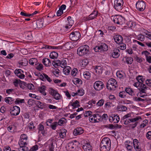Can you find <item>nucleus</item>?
<instances>
[{
  "label": "nucleus",
  "mask_w": 151,
  "mask_h": 151,
  "mask_svg": "<svg viewBox=\"0 0 151 151\" xmlns=\"http://www.w3.org/2000/svg\"><path fill=\"white\" fill-rule=\"evenodd\" d=\"M111 141L108 137L103 139L100 144V150L101 151H109L111 148Z\"/></svg>",
  "instance_id": "nucleus-1"
},
{
  "label": "nucleus",
  "mask_w": 151,
  "mask_h": 151,
  "mask_svg": "<svg viewBox=\"0 0 151 151\" xmlns=\"http://www.w3.org/2000/svg\"><path fill=\"white\" fill-rule=\"evenodd\" d=\"M132 113L130 112L125 115L122 117V119L124 121V124L127 125L131 122H136L139 119H141V117L139 116H137L135 118H132Z\"/></svg>",
  "instance_id": "nucleus-2"
},
{
  "label": "nucleus",
  "mask_w": 151,
  "mask_h": 151,
  "mask_svg": "<svg viewBox=\"0 0 151 151\" xmlns=\"http://www.w3.org/2000/svg\"><path fill=\"white\" fill-rule=\"evenodd\" d=\"M89 50V46L87 45L81 46L77 50V54L80 56H83L87 54Z\"/></svg>",
  "instance_id": "nucleus-3"
},
{
  "label": "nucleus",
  "mask_w": 151,
  "mask_h": 151,
  "mask_svg": "<svg viewBox=\"0 0 151 151\" xmlns=\"http://www.w3.org/2000/svg\"><path fill=\"white\" fill-rule=\"evenodd\" d=\"M134 86L137 87L139 91V93H146V91L147 90H149L150 88L147 86L145 85L140 82H136L134 84Z\"/></svg>",
  "instance_id": "nucleus-4"
},
{
  "label": "nucleus",
  "mask_w": 151,
  "mask_h": 151,
  "mask_svg": "<svg viewBox=\"0 0 151 151\" xmlns=\"http://www.w3.org/2000/svg\"><path fill=\"white\" fill-rule=\"evenodd\" d=\"M117 83L115 79L111 78L108 81L106 88L109 90H114L117 86Z\"/></svg>",
  "instance_id": "nucleus-5"
},
{
  "label": "nucleus",
  "mask_w": 151,
  "mask_h": 151,
  "mask_svg": "<svg viewBox=\"0 0 151 151\" xmlns=\"http://www.w3.org/2000/svg\"><path fill=\"white\" fill-rule=\"evenodd\" d=\"M123 0H114V8L116 11L120 12L123 8Z\"/></svg>",
  "instance_id": "nucleus-6"
},
{
  "label": "nucleus",
  "mask_w": 151,
  "mask_h": 151,
  "mask_svg": "<svg viewBox=\"0 0 151 151\" xmlns=\"http://www.w3.org/2000/svg\"><path fill=\"white\" fill-rule=\"evenodd\" d=\"M113 21L114 23L117 24L122 25L124 22V19L122 16L116 15L113 17Z\"/></svg>",
  "instance_id": "nucleus-7"
},
{
  "label": "nucleus",
  "mask_w": 151,
  "mask_h": 151,
  "mask_svg": "<svg viewBox=\"0 0 151 151\" xmlns=\"http://www.w3.org/2000/svg\"><path fill=\"white\" fill-rule=\"evenodd\" d=\"M81 37V34L78 31L73 32L70 34L69 37L70 39L73 41L78 40Z\"/></svg>",
  "instance_id": "nucleus-8"
},
{
  "label": "nucleus",
  "mask_w": 151,
  "mask_h": 151,
  "mask_svg": "<svg viewBox=\"0 0 151 151\" xmlns=\"http://www.w3.org/2000/svg\"><path fill=\"white\" fill-rule=\"evenodd\" d=\"M146 4L145 1H143L137 2L136 7L137 9L140 11H143L145 8Z\"/></svg>",
  "instance_id": "nucleus-9"
},
{
  "label": "nucleus",
  "mask_w": 151,
  "mask_h": 151,
  "mask_svg": "<svg viewBox=\"0 0 151 151\" xmlns=\"http://www.w3.org/2000/svg\"><path fill=\"white\" fill-rule=\"evenodd\" d=\"M104 87L103 83L101 81H96L93 84L94 88L97 91H99L102 89Z\"/></svg>",
  "instance_id": "nucleus-10"
},
{
  "label": "nucleus",
  "mask_w": 151,
  "mask_h": 151,
  "mask_svg": "<svg viewBox=\"0 0 151 151\" xmlns=\"http://www.w3.org/2000/svg\"><path fill=\"white\" fill-rule=\"evenodd\" d=\"M50 93L53 96L56 100H59L61 99V96L58 91L51 88H49Z\"/></svg>",
  "instance_id": "nucleus-11"
},
{
  "label": "nucleus",
  "mask_w": 151,
  "mask_h": 151,
  "mask_svg": "<svg viewBox=\"0 0 151 151\" xmlns=\"http://www.w3.org/2000/svg\"><path fill=\"white\" fill-rule=\"evenodd\" d=\"M10 113L12 116H17L18 115L20 112V108L17 106H14L12 109Z\"/></svg>",
  "instance_id": "nucleus-12"
},
{
  "label": "nucleus",
  "mask_w": 151,
  "mask_h": 151,
  "mask_svg": "<svg viewBox=\"0 0 151 151\" xmlns=\"http://www.w3.org/2000/svg\"><path fill=\"white\" fill-rule=\"evenodd\" d=\"M120 120V118L118 115L113 114L112 116L109 117V120L111 122L117 123Z\"/></svg>",
  "instance_id": "nucleus-13"
},
{
  "label": "nucleus",
  "mask_w": 151,
  "mask_h": 151,
  "mask_svg": "<svg viewBox=\"0 0 151 151\" xmlns=\"http://www.w3.org/2000/svg\"><path fill=\"white\" fill-rule=\"evenodd\" d=\"M24 71L21 69H17L14 71L16 75L20 79H23L24 78L25 75L23 74Z\"/></svg>",
  "instance_id": "nucleus-14"
},
{
  "label": "nucleus",
  "mask_w": 151,
  "mask_h": 151,
  "mask_svg": "<svg viewBox=\"0 0 151 151\" xmlns=\"http://www.w3.org/2000/svg\"><path fill=\"white\" fill-rule=\"evenodd\" d=\"M43 21L42 20H38L36 22L33 23V27L34 29L40 28L43 25Z\"/></svg>",
  "instance_id": "nucleus-15"
},
{
  "label": "nucleus",
  "mask_w": 151,
  "mask_h": 151,
  "mask_svg": "<svg viewBox=\"0 0 151 151\" xmlns=\"http://www.w3.org/2000/svg\"><path fill=\"white\" fill-rule=\"evenodd\" d=\"M96 48L100 50L101 51H106L108 49V46L107 45L103 43H101L100 45H99V46H96Z\"/></svg>",
  "instance_id": "nucleus-16"
},
{
  "label": "nucleus",
  "mask_w": 151,
  "mask_h": 151,
  "mask_svg": "<svg viewBox=\"0 0 151 151\" xmlns=\"http://www.w3.org/2000/svg\"><path fill=\"white\" fill-rule=\"evenodd\" d=\"M84 130L82 128L77 127L74 129L73 133L75 136H76L82 134L84 132Z\"/></svg>",
  "instance_id": "nucleus-17"
},
{
  "label": "nucleus",
  "mask_w": 151,
  "mask_h": 151,
  "mask_svg": "<svg viewBox=\"0 0 151 151\" xmlns=\"http://www.w3.org/2000/svg\"><path fill=\"white\" fill-rule=\"evenodd\" d=\"M95 74L97 76L101 74L103 72V69L100 66H95L94 67Z\"/></svg>",
  "instance_id": "nucleus-18"
},
{
  "label": "nucleus",
  "mask_w": 151,
  "mask_h": 151,
  "mask_svg": "<svg viewBox=\"0 0 151 151\" xmlns=\"http://www.w3.org/2000/svg\"><path fill=\"white\" fill-rule=\"evenodd\" d=\"M114 39L115 42L117 44L122 42L123 38L122 36L120 35H115L114 36Z\"/></svg>",
  "instance_id": "nucleus-19"
},
{
  "label": "nucleus",
  "mask_w": 151,
  "mask_h": 151,
  "mask_svg": "<svg viewBox=\"0 0 151 151\" xmlns=\"http://www.w3.org/2000/svg\"><path fill=\"white\" fill-rule=\"evenodd\" d=\"M52 121V120H51L50 121H47L46 123V125L48 126H50L52 129L55 130L56 129V128L58 125V123L57 122H55L51 124V123Z\"/></svg>",
  "instance_id": "nucleus-20"
},
{
  "label": "nucleus",
  "mask_w": 151,
  "mask_h": 151,
  "mask_svg": "<svg viewBox=\"0 0 151 151\" xmlns=\"http://www.w3.org/2000/svg\"><path fill=\"white\" fill-rule=\"evenodd\" d=\"M84 151H92V147L89 142H86L83 145Z\"/></svg>",
  "instance_id": "nucleus-21"
},
{
  "label": "nucleus",
  "mask_w": 151,
  "mask_h": 151,
  "mask_svg": "<svg viewBox=\"0 0 151 151\" xmlns=\"http://www.w3.org/2000/svg\"><path fill=\"white\" fill-rule=\"evenodd\" d=\"M67 132V130L63 128L60 129L58 132L59 136L60 138L64 139L66 137Z\"/></svg>",
  "instance_id": "nucleus-22"
},
{
  "label": "nucleus",
  "mask_w": 151,
  "mask_h": 151,
  "mask_svg": "<svg viewBox=\"0 0 151 151\" xmlns=\"http://www.w3.org/2000/svg\"><path fill=\"white\" fill-rule=\"evenodd\" d=\"M119 52L120 51L118 49H114L113 50V52L111 53L112 57L114 58H118L119 55Z\"/></svg>",
  "instance_id": "nucleus-23"
},
{
  "label": "nucleus",
  "mask_w": 151,
  "mask_h": 151,
  "mask_svg": "<svg viewBox=\"0 0 151 151\" xmlns=\"http://www.w3.org/2000/svg\"><path fill=\"white\" fill-rule=\"evenodd\" d=\"M48 142L49 150L50 151H54L55 142L53 140H49Z\"/></svg>",
  "instance_id": "nucleus-24"
},
{
  "label": "nucleus",
  "mask_w": 151,
  "mask_h": 151,
  "mask_svg": "<svg viewBox=\"0 0 151 151\" xmlns=\"http://www.w3.org/2000/svg\"><path fill=\"white\" fill-rule=\"evenodd\" d=\"M123 60L124 61V62L126 63L127 64H131L133 61V59L132 58L127 57L123 58Z\"/></svg>",
  "instance_id": "nucleus-25"
},
{
  "label": "nucleus",
  "mask_w": 151,
  "mask_h": 151,
  "mask_svg": "<svg viewBox=\"0 0 151 151\" xmlns=\"http://www.w3.org/2000/svg\"><path fill=\"white\" fill-rule=\"evenodd\" d=\"M42 62L46 66H50L51 65V63L49 59L44 58L42 60Z\"/></svg>",
  "instance_id": "nucleus-26"
},
{
  "label": "nucleus",
  "mask_w": 151,
  "mask_h": 151,
  "mask_svg": "<svg viewBox=\"0 0 151 151\" xmlns=\"http://www.w3.org/2000/svg\"><path fill=\"white\" fill-rule=\"evenodd\" d=\"M117 109L119 111H125L127 110V108L122 105H119L117 106Z\"/></svg>",
  "instance_id": "nucleus-27"
},
{
  "label": "nucleus",
  "mask_w": 151,
  "mask_h": 151,
  "mask_svg": "<svg viewBox=\"0 0 151 151\" xmlns=\"http://www.w3.org/2000/svg\"><path fill=\"white\" fill-rule=\"evenodd\" d=\"M67 19L68 21V23H69V24H67V25L65 26V28L66 29L70 28L73 25V21L72 20L71 17H68V18Z\"/></svg>",
  "instance_id": "nucleus-28"
},
{
  "label": "nucleus",
  "mask_w": 151,
  "mask_h": 151,
  "mask_svg": "<svg viewBox=\"0 0 151 151\" xmlns=\"http://www.w3.org/2000/svg\"><path fill=\"white\" fill-rule=\"evenodd\" d=\"M71 42H68L63 45L61 47V49H63L64 50H69L71 48Z\"/></svg>",
  "instance_id": "nucleus-29"
},
{
  "label": "nucleus",
  "mask_w": 151,
  "mask_h": 151,
  "mask_svg": "<svg viewBox=\"0 0 151 151\" xmlns=\"http://www.w3.org/2000/svg\"><path fill=\"white\" fill-rule=\"evenodd\" d=\"M71 70V68L70 67L68 66H66L63 68V72L64 74L67 75L69 74Z\"/></svg>",
  "instance_id": "nucleus-30"
},
{
  "label": "nucleus",
  "mask_w": 151,
  "mask_h": 151,
  "mask_svg": "<svg viewBox=\"0 0 151 151\" xmlns=\"http://www.w3.org/2000/svg\"><path fill=\"white\" fill-rule=\"evenodd\" d=\"M79 103V101L78 100H76L72 103H70L69 104V105L73 106V109H74L80 106Z\"/></svg>",
  "instance_id": "nucleus-31"
},
{
  "label": "nucleus",
  "mask_w": 151,
  "mask_h": 151,
  "mask_svg": "<svg viewBox=\"0 0 151 151\" xmlns=\"http://www.w3.org/2000/svg\"><path fill=\"white\" fill-rule=\"evenodd\" d=\"M46 88V87L42 86L38 88V91L44 96H45L47 94L45 92Z\"/></svg>",
  "instance_id": "nucleus-32"
},
{
  "label": "nucleus",
  "mask_w": 151,
  "mask_h": 151,
  "mask_svg": "<svg viewBox=\"0 0 151 151\" xmlns=\"http://www.w3.org/2000/svg\"><path fill=\"white\" fill-rule=\"evenodd\" d=\"M135 38L140 41L142 42L145 40V36L144 35L140 34L137 35H136Z\"/></svg>",
  "instance_id": "nucleus-33"
},
{
  "label": "nucleus",
  "mask_w": 151,
  "mask_h": 151,
  "mask_svg": "<svg viewBox=\"0 0 151 151\" xmlns=\"http://www.w3.org/2000/svg\"><path fill=\"white\" fill-rule=\"evenodd\" d=\"M126 93H127L129 95L131 96H134L135 95V94L133 90L129 88H127L125 90Z\"/></svg>",
  "instance_id": "nucleus-34"
},
{
  "label": "nucleus",
  "mask_w": 151,
  "mask_h": 151,
  "mask_svg": "<svg viewBox=\"0 0 151 151\" xmlns=\"http://www.w3.org/2000/svg\"><path fill=\"white\" fill-rule=\"evenodd\" d=\"M97 16V12L95 11L94 10L90 14L89 16L91 20H92L96 18Z\"/></svg>",
  "instance_id": "nucleus-35"
},
{
  "label": "nucleus",
  "mask_w": 151,
  "mask_h": 151,
  "mask_svg": "<svg viewBox=\"0 0 151 151\" xmlns=\"http://www.w3.org/2000/svg\"><path fill=\"white\" fill-rule=\"evenodd\" d=\"M58 56V53L55 52H51L50 55V58L52 59L57 58Z\"/></svg>",
  "instance_id": "nucleus-36"
},
{
  "label": "nucleus",
  "mask_w": 151,
  "mask_h": 151,
  "mask_svg": "<svg viewBox=\"0 0 151 151\" xmlns=\"http://www.w3.org/2000/svg\"><path fill=\"white\" fill-rule=\"evenodd\" d=\"M14 100V99L13 98L10 97H6L5 99V101L9 104H12Z\"/></svg>",
  "instance_id": "nucleus-37"
},
{
  "label": "nucleus",
  "mask_w": 151,
  "mask_h": 151,
  "mask_svg": "<svg viewBox=\"0 0 151 151\" xmlns=\"http://www.w3.org/2000/svg\"><path fill=\"white\" fill-rule=\"evenodd\" d=\"M66 120L64 118H62L60 119L58 122V125L60 126L64 124L66 122Z\"/></svg>",
  "instance_id": "nucleus-38"
},
{
  "label": "nucleus",
  "mask_w": 151,
  "mask_h": 151,
  "mask_svg": "<svg viewBox=\"0 0 151 151\" xmlns=\"http://www.w3.org/2000/svg\"><path fill=\"white\" fill-rule=\"evenodd\" d=\"M84 77L86 79L88 80L91 77L90 73L88 71H85L83 73Z\"/></svg>",
  "instance_id": "nucleus-39"
},
{
  "label": "nucleus",
  "mask_w": 151,
  "mask_h": 151,
  "mask_svg": "<svg viewBox=\"0 0 151 151\" xmlns=\"http://www.w3.org/2000/svg\"><path fill=\"white\" fill-rule=\"evenodd\" d=\"M19 64L21 66H26L28 64V61L27 60L24 59L23 60H22L19 62Z\"/></svg>",
  "instance_id": "nucleus-40"
},
{
  "label": "nucleus",
  "mask_w": 151,
  "mask_h": 151,
  "mask_svg": "<svg viewBox=\"0 0 151 151\" xmlns=\"http://www.w3.org/2000/svg\"><path fill=\"white\" fill-rule=\"evenodd\" d=\"M27 140L26 139H20L19 142L20 146H25V145H27Z\"/></svg>",
  "instance_id": "nucleus-41"
},
{
  "label": "nucleus",
  "mask_w": 151,
  "mask_h": 151,
  "mask_svg": "<svg viewBox=\"0 0 151 151\" xmlns=\"http://www.w3.org/2000/svg\"><path fill=\"white\" fill-rule=\"evenodd\" d=\"M46 49H61V47L51 46L49 45H46L45 47Z\"/></svg>",
  "instance_id": "nucleus-42"
},
{
  "label": "nucleus",
  "mask_w": 151,
  "mask_h": 151,
  "mask_svg": "<svg viewBox=\"0 0 151 151\" xmlns=\"http://www.w3.org/2000/svg\"><path fill=\"white\" fill-rule=\"evenodd\" d=\"M132 57L134 58V60L137 62L141 63L143 61L142 58L139 57L137 55L132 56Z\"/></svg>",
  "instance_id": "nucleus-43"
},
{
  "label": "nucleus",
  "mask_w": 151,
  "mask_h": 151,
  "mask_svg": "<svg viewBox=\"0 0 151 151\" xmlns=\"http://www.w3.org/2000/svg\"><path fill=\"white\" fill-rule=\"evenodd\" d=\"M60 66L62 68H64L67 65L66 61L65 59H63L60 60Z\"/></svg>",
  "instance_id": "nucleus-44"
},
{
  "label": "nucleus",
  "mask_w": 151,
  "mask_h": 151,
  "mask_svg": "<svg viewBox=\"0 0 151 151\" xmlns=\"http://www.w3.org/2000/svg\"><path fill=\"white\" fill-rule=\"evenodd\" d=\"M35 103L39 108L42 109L43 108V104L40 101H35Z\"/></svg>",
  "instance_id": "nucleus-45"
},
{
  "label": "nucleus",
  "mask_w": 151,
  "mask_h": 151,
  "mask_svg": "<svg viewBox=\"0 0 151 151\" xmlns=\"http://www.w3.org/2000/svg\"><path fill=\"white\" fill-rule=\"evenodd\" d=\"M73 81V83L76 85L77 84H79L81 83L82 82V81L80 79L77 78H74Z\"/></svg>",
  "instance_id": "nucleus-46"
},
{
  "label": "nucleus",
  "mask_w": 151,
  "mask_h": 151,
  "mask_svg": "<svg viewBox=\"0 0 151 151\" xmlns=\"http://www.w3.org/2000/svg\"><path fill=\"white\" fill-rule=\"evenodd\" d=\"M24 99H20L19 98L17 99L14 101L15 104H17L19 103H24Z\"/></svg>",
  "instance_id": "nucleus-47"
},
{
  "label": "nucleus",
  "mask_w": 151,
  "mask_h": 151,
  "mask_svg": "<svg viewBox=\"0 0 151 151\" xmlns=\"http://www.w3.org/2000/svg\"><path fill=\"white\" fill-rule=\"evenodd\" d=\"M94 116L95 119V122H98L101 119V116L99 114H94Z\"/></svg>",
  "instance_id": "nucleus-48"
},
{
  "label": "nucleus",
  "mask_w": 151,
  "mask_h": 151,
  "mask_svg": "<svg viewBox=\"0 0 151 151\" xmlns=\"http://www.w3.org/2000/svg\"><path fill=\"white\" fill-rule=\"evenodd\" d=\"M104 102V99H101L99 100L96 104V105L98 106H102Z\"/></svg>",
  "instance_id": "nucleus-49"
},
{
  "label": "nucleus",
  "mask_w": 151,
  "mask_h": 151,
  "mask_svg": "<svg viewBox=\"0 0 151 151\" xmlns=\"http://www.w3.org/2000/svg\"><path fill=\"white\" fill-rule=\"evenodd\" d=\"M133 100L137 102L140 101L143 102L145 100V99H142L140 97H133Z\"/></svg>",
  "instance_id": "nucleus-50"
},
{
  "label": "nucleus",
  "mask_w": 151,
  "mask_h": 151,
  "mask_svg": "<svg viewBox=\"0 0 151 151\" xmlns=\"http://www.w3.org/2000/svg\"><path fill=\"white\" fill-rule=\"evenodd\" d=\"M119 44V48L121 50H125L126 48V45L125 44L121 42Z\"/></svg>",
  "instance_id": "nucleus-51"
},
{
  "label": "nucleus",
  "mask_w": 151,
  "mask_h": 151,
  "mask_svg": "<svg viewBox=\"0 0 151 151\" xmlns=\"http://www.w3.org/2000/svg\"><path fill=\"white\" fill-rule=\"evenodd\" d=\"M28 150V147L25 146H20L18 149V151H27Z\"/></svg>",
  "instance_id": "nucleus-52"
},
{
  "label": "nucleus",
  "mask_w": 151,
  "mask_h": 151,
  "mask_svg": "<svg viewBox=\"0 0 151 151\" xmlns=\"http://www.w3.org/2000/svg\"><path fill=\"white\" fill-rule=\"evenodd\" d=\"M37 62V60L35 58H31L29 60V63L31 65H34L35 63V64L36 65Z\"/></svg>",
  "instance_id": "nucleus-53"
},
{
  "label": "nucleus",
  "mask_w": 151,
  "mask_h": 151,
  "mask_svg": "<svg viewBox=\"0 0 151 151\" xmlns=\"http://www.w3.org/2000/svg\"><path fill=\"white\" fill-rule=\"evenodd\" d=\"M77 92L78 95L80 96H83L84 94V91L82 88L79 89Z\"/></svg>",
  "instance_id": "nucleus-54"
},
{
  "label": "nucleus",
  "mask_w": 151,
  "mask_h": 151,
  "mask_svg": "<svg viewBox=\"0 0 151 151\" xmlns=\"http://www.w3.org/2000/svg\"><path fill=\"white\" fill-rule=\"evenodd\" d=\"M60 60H56L54 62V63H52L53 65L56 67V66H60Z\"/></svg>",
  "instance_id": "nucleus-55"
},
{
  "label": "nucleus",
  "mask_w": 151,
  "mask_h": 151,
  "mask_svg": "<svg viewBox=\"0 0 151 151\" xmlns=\"http://www.w3.org/2000/svg\"><path fill=\"white\" fill-rule=\"evenodd\" d=\"M119 96L121 98H124L126 96V92L125 91H121L119 93Z\"/></svg>",
  "instance_id": "nucleus-56"
},
{
  "label": "nucleus",
  "mask_w": 151,
  "mask_h": 151,
  "mask_svg": "<svg viewBox=\"0 0 151 151\" xmlns=\"http://www.w3.org/2000/svg\"><path fill=\"white\" fill-rule=\"evenodd\" d=\"M26 86L29 90L33 89L34 88L33 84L31 83H29L28 84H26Z\"/></svg>",
  "instance_id": "nucleus-57"
},
{
  "label": "nucleus",
  "mask_w": 151,
  "mask_h": 151,
  "mask_svg": "<svg viewBox=\"0 0 151 151\" xmlns=\"http://www.w3.org/2000/svg\"><path fill=\"white\" fill-rule=\"evenodd\" d=\"M14 126L11 125L8 127L7 129L9 132H12L14 131Z\"/></svg>",
  "instance_id": "nucleus-58"
},
{
  "label": "nucleus",
  "mask_w": 151,
  "mask_h": 151,
  "mask_svg": "<svg viewBox=\"0 0 151 151\" xmlns=\"http://www.w3.org/2000/svg\"><path fill=\"white\" fill-rule=\"evenodd\" d=\"M92 113V112L90 111H86L84 114V115L85 117L91 116Z\"/></svg>",
  "instance_id": "nucleus-59"
},
{
  "label": "nucleus",
  "mask_w": 151,
  "mask_h": 151,
  "mask_svg": "<svg viewBox=\"0 0 151 151\" xmlns=\"http://www.w3.org/2000/svg\"><path fill=\"white\" fill-rule=\"evenodd\" d=\"M125 147L128 150L130 151H132L133 148V147L132 146L127 144H125Z\"/></svg>",
  "instance_id": "nucleus-60"
},
{
  "label": "nucleus",
  "mask_w": 151,
  "mask_h": 151,
  "mask_svg": "<svg viewBox=\"0 0 151 151\" xmlns=\"http://www.w3.org/2000/svg\"><path fill=\"white\" fill-rule=\"evenodd\" d=\"M94 114L91 115L89 117V120L91 122H95V119Z\"/></svg>",
  "instance_id": "nucleus-61"
},
{
  "label": "nucleus",
  "mask_w": 151,
  "mask_h": 151,
  "mask_svg": "<svg viewBox=\"0 0 151 151\" xmlns=\"http://www.w3.org/2000/svg\"><path fill=\"white\" fill-rule=\"evenodd\" d=\"M43 66L42 64L41 63H39L37 65L36 68L39 70H41L43 69Z\"/></svg>",
  "instance_id": "nucleus-62"
},
{
  "label": "nucleus",
  "mask_w": 151,
  "mask_h": 151,
  "mask_svg": "<svg viewBox=\"0 0 151 151\" xmlns=\"http://www.w3.org/2000/svg\"><path fill=\"white\" fill-rule=\"evenodd\" d=\"M134 149L136 151H140L141 148L139 147V144H134Z\"/></svg>",
  "instance_id": "nucleus-63"
},
{
  "label": "nucleus",
  "mask_w": 151,
  "mask_h": 151,
  "mask_svg": "<svg viewBox=\"0 0 151 151\" xmlns=\"http://www.w3.org/2000/svg\"><path fill=\"white\" fill-rule=\"evenodd\" d=\"M116 75L120 79L122 78L123 77L121 72L117 71L116 73Z\"/></svg>",
  "instance_id": "nucleus-64"
}]
</instances>
